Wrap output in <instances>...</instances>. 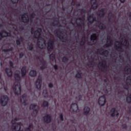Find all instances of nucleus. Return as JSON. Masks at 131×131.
I'll list each match as a JSON object with an SVG mask.
<instances>
[{"instance_id":"nucleus-1","label":"nucleus","mask_w":131,"mask_h":131,"mask_svg":"<svg viewBox=\"0 0 131 131\" xmlns=\"http://www.w3.org/2000/svg\"><path fill=\"white\" fill-rule=\"evenodd\" d=\"M31 34L34 35V37L37 39V46L39 49H45L46 47V41L45 38L41 37V29L38 28L36 31H34V29L32 28Z\"/></svg>"},{"instance_id":"nucleus-2","label":"nucleus","mask_w":131,"mask_h":131,"mask_svg":"<svg viewBox=\"0 0 131 131\" xmlns=\"http://www.w3.org/2000/svg\"><path fill=\"white\" fill-rule=\"evenodd\" d=\"M20 71H16L14 73V77L16 80H17L15 82L14 84L12 86V90L15 93V95H21V85L18 80H20Z\"/></svg>"},{"instance_id":"nucleus-3","label":"nucleus","mask_w":131,"mask_h":131,"mask_svg":"<svg viewBox=\"0 0 131 131\" xmlns=\"http://www.w3.org/2000/svg\"><path fill=\"white\" fill-rule=\"evenodd\" d=\"M126 46L127 47L128 46V42L125 39H122L121 42L116 41L115 42L114 47L116 50H121L122 46Z\"/></svg>"},{"instance_id":"nucleus-4","label":"nucleus","mask_w":131,"mask_h":131,"mask_svg":"<svg viewBox=\"0 0 131 131\" xmlns=\"http://www.w3.org/2000/svg\"><path fill=\"white\" fill-rule=\"evenodd\" d=\"M9 102V97L7 95H4L1 97L0 99V103L2 106H6Z\"/></svg>"},{"instance_id":"nucleus-5","label":"nucleus","mask_w":131,"mask_h":131,"mask_svg":"<svg viewBox=\"0 0 131 131\" xmlns=\"http://www.w3.org/2000/svg\"><path fill=\"white\" fill-rule=\"evenodd\" d=\"M48 50L49 52H52L54 49V41L52 39H49L48 41Z\"/></svg>"},{"instance_id":"nucleus-6","label":"nucleus","mask_w":131,"mask_h":131,"mask_svg":"<svg viewBox=\"0 0 131 131\" xmlns=\"http://www.w3.org/2000/svg\"><path fill=\"white\" fill-rule=\"evenodd\" d=\"M21 20L24 23H28L29 22V17L28 13H24L21 15Z\"/></svg>"},{"instance_id":"nucleus-7","label":"nucleus","mask_w":131,"mask_h":131,"mask_svg":"<svg viewBox=\"0 0 131 131\" xmlns=\"http://www.w3.org/2000/svg\"><path fill=\"white\" fill-rule=\"evenodd\" d=\"M106 103V98L105 96H102L99 98L98 99V104L100 106H104Z\"/></svg>"},{"instance_id":"nucleus-8","label":"nucleus","mask_w":131,"mask_h":131,"mask_svg":"<svg viewBox=\"0 0 131 131\" xmlns=\"http://www.w3.org/2000/svg\"><path fill=\"white\" fill-rule=\"evenodd\" d=\"M7 36H11V34L6 31H2V32H0V40L2 37H7Z\"/></svg>"},{"instance_id":"nucleus-9","label":"nucleus","mask_w":131,"mask_h":131,"mask_svg":"<svg viewBox=\"0 0 131 131\" xmlns=\"http://www.w3.org/2000/svg\"><path fill=\"white\" fill-rule=\"evenodd\" d=\"M30 110H33L34 113H37L38 111L39 107L38 106L34 104H31L30 106Z\"/></svg>"},{"instance_id":"nucleus-10","label":"nucleus","mask_w":131,"mask_h":131,"mask_svg":"<svg viewBox=\"0 0 131 131\" xmlns=\"http://www.w3.org/2000/svg\"><path fill=\"white\" fill-rule=\"evenodd\" d=\"M71 110H72L73 112H77L78 111V105L77 103H73L71 105Z\"/></svg>"},{"instance_id":"nucleus-11","label":"nucleus","mask_w":131,"mask_h":131,"mask_svg":"<svg viewBox=\"0 0 131 131\" xmlns=\"http://www.w3.org/2000/svg\"><path fill=\"white\" fill-rule=\"evenodd\" d=\"M43 118L45 122H46V123H50L52 121V117L50 115H46Z\"/></svg>"},{"instance_id":"nucleus-12","label":"nucleus","mask_w":131,"mask_h":131,"mask_svg":"<svg viewBox=\"0 0 131 131\" xmlns=\"http://www.w3.org/2000/svg\"><path fill=\"white\" fill-rule=\"evenodd\" d=\"M35 86L38 90L40 89V86H41V78H39V77L38 78L35 83Z\"/></svg>"},{"instance_id":"nucleus-13","label":"nucleus","mask_w":131,"mask_h":131,"mask_svg":"<svg viewBox=\"0 0 131 131\" xmlns=\"http://www.w3.org/2000/svg\"><path fill=\"white\" fill-rule=\"evenodd\" d=\"M99 54L101 56H104V57H107L108 54H109V52H108V50H104V49H102L100 50Z\"/></svg>"},{"instance_id":"nucleus-14","label":"nucleus","mask_w":131,"mask_h":131,"mask_svg":"<svg viewBox=\"0 0 131 131\" xmlns=\"http://www.w3.org/2000/svg\"><path fill=\"white\" fill-rule=\"evenodd\" d=\"M92 8L94 10H96L98 7V4L97 3V0H91V1Z\"/></svg>"},{"instance_id":"nucleus-15","label":"nucleus","mask_w":131,"mask_h":131,"mask_svg":"<svg viewBox=\"0 0 131 131\" xmlns=\"http://www.w3.org/2000/svg\"><path fill=\"white\" fill-rule=\"evenodd\" d=\"M105 11H106L105 8H102L100 10H99L98 13L99 17H104V15H105Z\"/></svg>"},{"instance_id":"nucleus-16","label":"nucleus","mask_w":131,"mask_h":131,"mask_svg":"<svg viewBox=\"0 0 131 131\" xmlns=\"http://www.w3.org/2000/svg\"><path fill=\"white\" fill-rule=\"evenodd\" d=\"M26 99H27V95L26 94H24L20 98V102L22 104H24V105H26Z\"/></svg>"},{"instance_id":"nucleus-17","label":"nucleus","mask_w":131,"mask_h":131,"mask_svg":"<svg viewBox=\"0 0 131 131\" xmlns=\"http://www.w3.org/2000/svg\"><path fill=\"white\" fill-rule=\"evenodd\" d=\"M111 116H112L113 117L114 116H115V115H116V116H118L119 115V113L115 110V108H113L111 110Z\"/></svg>"},{"instance_id":"nucleus-18","label":"nucleus","mask_w":131,"mask_h":131,"mask_svg":"<svg viewBox=\"0 0 131 131\" xmlns=\"http://www.w3.org/2000/svg\"><path fill=\"white\" fill-rule=\"evenodd\" d=\"M6 72L9 77H11L13 75V72H12V70L11 69L6 68Z\"/></svg>"},{"instance_id":"nucleus-19","label":"nucleus","mask_w":131,"mask_h":131,"mask_svg":"<svg viewBox=\"0 0 131 131\" xmlns=\"http://www.w3.org/2000/svg\"><path fill=\"white\" fill-rule=\"evenodd\" d=\"M88 20L89 23H93L95 21V18L94 17V14H92L90 16H88Z\"/></svg>"},{"instance_id":"nucleus-20","label":"nucleus","mask_w":131,"mask_h":131,"mask_svg":"<svg viewBox=\"0 0 131 131\" xmlns=\"http://www.w3.org/2000/svg\"><path fill=\"white\" fill-rule=\"evenodd\" d=\"M97 38H98V34L97 33H93L91 35L90 37L91 40H96Z\"/></svg>"},{"instance_id":"nucleus-21","label":"nucleus","mask_w":131,"mask_h":131,"mask_svg":"<svg viewBox=\"0 0 131 131\" xmlns=\"http://www.w3.org/2000/svg\"><path fill=\"white\" fill-rule=\"evenodd\" d=\"M30 75L33 77H34V76H36V71L35 70H31L30 72Z\"/></svg>"},{"instance_id":"nucleus-22","label":"nucleus","mask_w":131,"mask_h":131,"mask_svg":"<svg viewBox=\"0 0 131 131\" xmlns=\"http://www.w3.org/2000/svg\"><path fill=\"white\" fill-rule=\"evenodd\" d=\"M26 74V67H24L21 69V75L24 76Z\"/></svg>"},{"instance_id":"nucleus-23","label":"nucleus","mask_w":131,"mask_h":131,"mask_svg":"<svg viewBox=\"0 0 131 131\" xmlns=\"http://www.w3.org/2000/svg\"><path fill=\"white\" fill-rule=\"evenodd\" d=\"M126 82L127 84H128L129 85H131V76H129L127 77V79L126 80Z\"/></svg>"},{"instance_id":"nucleus-24","label":"nucleus","mask_w":131,"mask_h":131,"mask_svg":"<svg viewBox=\"0 0 131 131\" xmlns=\"http://www.w3.org/2000/svg\"><path fill=\"white\" fill-rule=\"evenodd\" d=\"M49 57L51 61H55V62H56L55 55H54V54H50Z\"/></svg>"},{"instance_id":"nucleus-25","label":"nucleus","mask_w":131,"mask_h":131,"mask_svg":"<svg viewBox=\"0 0 131 131\" xmlns=\"http://www.w3.org/2000/svg\"><path fill=\"white\" fill-rule=\"evenodd\" d=\"M126 102L128 103L131 102V94H128L126 97Z\"/></svg>"},{"instance_id":"nucleus-26","label":"nucleus","mask_w":131,"mask_h":131,"mask_svg":"<svg viewBox=\"0 0 131 131\" xmlns=\"http://www.w3.org/2000/svg\"><path fill=\"white\" fill-rule=\"evenodd\" d=\"M89 112H90V107H85L84 108V113L85 114H89Z\"/></svg>"},{"instance_id":"nucleus-27","label":"nucleus","mask_w":131,"mask_h":131,"mask_svg":"<svg viewBox=\"0 0 131 131\" xmlns=\"http://www.w3.org/2000/svg\"><path fill=\"white\" fill-rule=\"evenodd\" d=\"M106 45L107 47H111V46H112V41L110 39H108L107 41Z\"/></svg>"},{"instance_id":"nucleus-28","label":"nucleus","mask_w":131,"mask_h":131,"mask_svg":"<svg viewBox=\"0 0 131 131\" xmlns=\"http://www.w3.org/2000/svg\"><path fill=\"white\" fill-rule=\"evenodd\" d=\"M42 66L40 67V68L41 69H45V68H46V67H47V65L46 64V61H45V60H42Z\"/></svg>"},{"instance_id":"nucleus-29","label":"nucleus","mask_w":131,"mask_h":131,"mask_svg":"<svg viewBox=\"0 0 131 131\" xmlns=\"http://www.w3.org/2000/svg\"><path fill=\"white\" fill-rule=\"evenodd\" d=\"M13 51V48H10L9 49H3V52H4L5 53H7L8 52H12Z\"/></svg>"},{"instance_id":"nucleus-30","label":"nucleus","mask_w":131,"mask_h":131,"mask_svg":"<svg viewBox=\"0 0 131 131\" xmlns=\"http://www.w3.org/2000/svg\"><path fill=\"white\" fill-rule=\"evenodd\" d=\"M98 27L100 29H104L105 26L104 25V24L100 23L98 26Z\"/></svg>"},{"instance_id":"nucleus-31","label":"nucleus","mask_w":131,"mask_h":131,"mask_svg":"<svg viewBox=\"0 0 131 131\" xmlns=\"http://www.w3.org/2000/svg\"><path fill=\"white\" fill-rule=\"evenodd\" d=\"M28 49L29 51H32V50L33 49V44L31 43L30 45L28 47Z\"/></svg>"},{"instance_id":"nucleus-32","label":"nucleus","mask_w":131,"mask_h":131,"mask_svg":"<svg viewBox=\"0 0 131 131\" xmlns=\"http://www.w3.org/2000/svg\"><path fill=\"white\" fill-rule=\"evenodd\" d=\"M99 65H101V67H106V62L104 61V63H103V62H100L99 63Z\"/></svg>"},{"instance_id":"nucleus-33","label":"nucleus","mask_w":131,"mask_h":131,"mask_svg":"<svg viewBox=\"0 0 131 131\" xmlns=\"http://www.w3.org/2000/svg\"><path fill=\"white\" fill-rule=\"evenodd\" d=\"M125 72H126V73H127L128 74H131V69H130V68H127L125 70Z\"/></svg>"},{"instance_id":"nucleus-34","label":"nucleus","mask_w":131,"mask_h":131,"mask_svg":"<svg viewBox=\"0 0 131 131\" xmlns=\"http://www.w3.org/2000/svg\"><path fill=\"white\" fill-rule=\"evenodd\" d=\"M31 127H32V124H30L29 127L26 128V131H31V130H30V128Z\"/></svg>"},{"instance_id":"nucleus-35","label":"nucleus","mask_w":131,"mask_h":131,"mask_svg":"<svg viewBox=\"0 0 131 131\" xmlns=\"http://www.w3.org/2000/svg\"><path fill=\"white\" fill-rule=\"evenodd\" d=\"M76 77H77V78H80L81 77V74L77 73L76 75Z\"/></svg>"},{"instance_id":"nucleus-36","label":"nucleus","mask_w":131,"mask_h":131,"mask_svg":"<svg viewBox=\"0 0 131 131\" xmlns=\"http://www.w3.org/2000/svg\"><path fill=\"white\" fill-rule=\"evenodd\" d=\"M48 105H49V103L47 101H44L43 102V106L44 107H48Z\"/></svg>"},{"instance_id":"nucleus-37","label":"nucleus","mask_w":131,"mask_h":131,"mask_svg":"<svg viewBox=\"0 0 131 131\" xmlns=\"http://www.w3.org/2000/svg\"><path fill=\"white\" fill-rule=\"evenodd\" d=\"M59 24V20H56V21H54V23L53 24V26H57Z\"/></svg>"},{"instance_id":"nucleus-38","label":"nucleus","mask_w":131,"mask_h":131,"mask_svg":"<svg viewBox=\"0 0 131 131\" xmlns=\"http://www.w3.org/2000/svg\"><path fill=\"white\" fill-rule=\"evenodd\" d=\"M68 61V58L66 57H63L62 58V62H67Z\"/></svg>"},{"instance_id":"nucleus-39","label":"nucleus","mask_w":131,"mask_h":131,"mask_svg":"<svg viewBox=\"0 0 131 131\" xmlns=\"http://www.w3.org/2000/svg\"><path fill=\"white\" fill-rule=\"evenodd\" d=\"M46 95V96H45V97H47V96H48V92L47 91V90H43V95Z\"/></svg>"},{"instance_id":"nucleus-40","label":"nucleus","mask_w":131,"mask_h":131,"mask_svg":"<svg viewBox=\"0 0 131 131\" xmlns=\"http://www.w3.org/2000/svg\"><path fill=\"white\" fill-rule=\"evenodd\" d=\"M59 117L61 121H63V120H64V119H63V114H61L59 116Z\"/></svg>"},{"instance_id":"nucleus-41","label":"nucleus","mask_w":131,"mask_h":131,"mask_svg":"<svg viewBox=\"0 0 131 131\" xmlns=\"http://www.w3.org/2000/svg\"><path fill=\"white\" fill-rule=\"evenodd\" d=\"M13 4H17L19 0H11Z\"/></svg>"},{"instance_id":"nucleus-42","label":"nucleus","mask_w":131,"mask_h":131,"mask_svg":"<svg viewBox=\"0 0 131 131\" xmlns=\"http://www.w3.org/2000/svg\"><path fill=\"white\" fill-rule=\"evenodd\" d=\"M16 42L17 46H20V41L19 40H16Z\"/></svg>"},{"instance_id":"nucleus-43","label":"nucleus","mask_w":131,"mask_h":131,"mask_svg":"<svg viewBox=\"0 0 131 131\" xmlns=\"http://www.w3.org/2000/svg\"><path fill=\"white\" fill-rule=\"evenodd\" d=\"M23 56H24V54H23V53H20L19 54V58H22V57H23Z\"/></svg>"},{"instance_id":"nucleus-44","label":"nucleus","mask_w":131,"mask_h":131,"mask_svg":"<svg viewBox=\"0 0 131 131\" xmlns=\"http://www.w3.org/2000/svg\"><path fill=\"white\" fill-rule=\"evenodd\" d=\"M9 64H10V66L11 67H12V68H13V62L10 61Z\"/></svg>"},{"instance_id":"nucleus-45","label":"nucleus","mask_w":131,"mask_h":131,"mask_svg":"<svg viewBox=\"0 0 131 131\" xmlns=\"http://www.w3.org/2000/svg\"><path fill=\"white\" fill-rule=\"evenodd\" d=\"M54 67L55 70H57V69H58V66H57V65H54Z\"/></svg>"},{"instance_id":"nucleus-46","label":"nucleus","mask_w":131,"mask_h":131,"mask_svg":"<svg viewBox=\"0 0 131 131\" xmlns=\"http://www.w3.org/2000/svg\"><path fill=\"white\" fill-rule=\"evenodd\" d=\"M14 29H15V31H17V30H18V27H16L15 28V27H13Z\"/></svg>"},{"instance_id":"nucleus-47","label":"nucleus","mask_w":131,"mask_h":131,"mask_svg":"<svg viewBox=\"0 0 131 131\" xmlns=\"http://www.w3.org/2000/svg\"><path fill=\"white\" fill-rule=\"evenodd\" d=\"M49 88H52L53 86V84H52V83H49Z\"/></svg>"},{"instance_id":"nucleus-48","label":"nucleus","mask_w":131,"mask_h":131,"mask_svg":"<svg viewBox=\"0 0 131 131\" xmlns=\"http://www.w3.org/2000/svg\"><path fill=\"white\" fill-rule=\"evenodd\" d=\"M80 45H84V41L81 40L80 42Z\"/></svg>"},{"instance_id":"nucleus-49","label":"nucleus","mask_w":131,"mask_h":131,"mask_svg":"<svg viewBox=\"0 0 131 131\" xmlns=\"http://www.w3.org/2000/svg\"><path fill=\"white\" fill-rule=\"evenodd\" d=\"M119 1H120V2L121 3H124V0H123V1H122V0H119Z\"/></svg>"},{"instance_id":"nucleus-50","label":"nucleus","mask_w":131,"mask_h":131,"mask_svg":"<svg viewBox=\"0 0 131 131\" xmlns=\"http://www.w3.org/2000/svg\"><path fill=\"white\" fill-rule=\"evenodd\" d=\"M71 5L72 6H74V2H73V1H72V3H71Z\"/></svg>"},{"instance_id":"nucleus-51","label":"nucleus","mask_w":131,"mask_h":131,"mask_svg":"<svg viewBox=\"0 0 131 131\" xmlns=\"http://www.w3.org/2000/svg\"><path fill=\"white\" fill-rule=\"evenodd\" d=\"M33 16V13H32L31 15V17H32Z\"/></svg>"},{"instance_id":"nucleus-52","label":"nucleus","mask_w":131,"mask_h":131,"mask_svg":"<svg viewBox=\"0 0 131 131\" xmlns=\"http://www.w3.org/2000/svg\"><path fill=\"white\" fill-rule=\"evenodd\" d=\"M4 90H5V91H7V88H4Z\"/></svg>"},{"instance_id":"nucleus-53","label":"nucleus","mask_w":131,"mask_h":131,"mask_svg":"<svg viewBox=\"0 0 131 131\" xmlns=\"http://www.w3.org/2000/svg\"><path fill=\"white\" fill-rule=\"evenodd\" d=\"M129 16L130 18H131V13H130Z\"/></svg>"},{"instance_id":"nucleus-54","label":"nucleus","mask_w":131,"mask_h":131,"mask_svg":"<svg viewBox=\"0 0 131 131\" xmlns=\"http://www.w3.org/2000/svg\"><path fill=\"white\" fill-rule=\"evenodd\" d=\"M80 97H81V96H79V98H80Z\"/></svg>"},{"instance_id":"nucleus-55","label":"nucleus","mask_w":131,"mask_h":131,"mask_svg":"<svg viewBox=\"0 0 131 131\" xmlns=\"http://www.w3.org/2000/svg\"><path fill=\"white\" fill-rule=\"evenodd\" d=\"M1 65H2V62H1Z\"/></svg>"}]
</instances>
